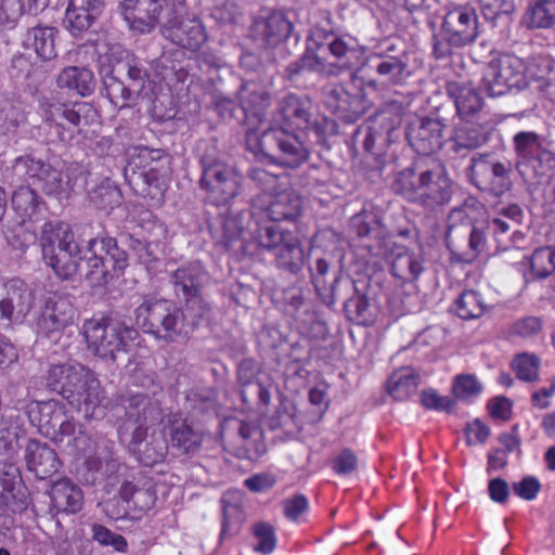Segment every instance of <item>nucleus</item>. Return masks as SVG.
<instances>
[{
  "label": "nucleus",
  "instance_id": "1",
  "mask_svg": "<svg viewBox=\"0 0 555 555\" xmlns=\"http://www.w3.org/2000/svg\"><path fill=\"white\" fill-rule=\"evenodd\" d=\"M311 109L312 103L307 95H285L279 103L282 125L263 131L259 137L248 132V150L261 163L299 167L308 158V151L296 130L310 127Z\"/></svg>",
  "mask_w": 555,
  "mask_h": 555
},
{
  "label": "nucleus",
  "instance_id": "2",
  "mask_svg": "<svg viewBox=\"0 0 555 555\" xmlns=\"http://www.w3.org/2000/svg\"><path fill=\"white\" fill-rule=\"evenodd\" d=\"M120 10L129 28L139 34L160 26L167 39L191 51L207 41L202 21L185 15L184 0H121Z\"/></svg>",
  "mask_w": 555,
  "mask_h": 555
},
{
  "label": "nucleus",
  "instance_id": "3",
  "mask_svg": "<svg viewBox=\"0 0 555 555\" xmlns=\"http://www.w3.org/2000/svg\"><path fill=\"white\" fill-rule=\"evenodd\" d=\"M550 70L547 60L538 63L535 60L528 65L514 54H503L491 60L482 73V85L489 96H502L509 92H519L532 88L548 96L555 94L554 85L546 79Z\"/></svg>",
  "mask_w": 555,
  "mask_h": 555
},
{
  "label": "nucleus",
  "instance_id": "4",
  "mask_svg": "<svg viewBox=\"0 0 555 555\" xmlns=\"http://www.w3.org/2000/svg\"><path fill=\"white\" fill-rule=\"evenodd\" d=\"M392 190L410 202L435 209L451 201L453 181L446 165L430 158L400 171L392 182Z\"/></svg>",
  "mask_w": 555,
  "mask_h": 555
},
{
  "label": "nucleus",
  "instance_id": "5",
  "mask_svg": "<svg viewBox=\"0 0 555 555\" xmlns=\"http://www.w3.org/2000/svg\"><path fill=\"white\" fill-rule=\"evenodd\" d=\"M365 49L350 35L326 34L318 43V52L307 50L299 60L291 63L287 75L293 78L307 70L324 76H339L362 65Z\"/></svg>",
  "mask_w": 555,
  "mask_h": 555
},
{
  "label": "nucleus",
  "instance_id": "6",
  "mask_svg": "<svg viewBox=\"0 0 555 555\" xmlns=\"http://www.w3.org/2000/svg\"><path fill=\"white\" fill-rule=\"evenodd\" d=\"M413 75L411 54L400 39L379 42L364 59L351 80H363L373 89L404 86Z\"/></svg>",
  "mask_w": 555,
  "mask_h": 555
},
{
  "label": "nucleus",
  "instance_id": "7",
  "mask_svg": "<svg viewBox=\"0 0 555 555\" xmlns=\"http://www.w3.org/2000/svg\"><path fill=\"white\" fill-rule=\"evenodd\" d=\"M81 333L88 349L96 357L115 361L120 352H128L138 338V331L118 314L93 315L85 320Z\"/></svg>",
  "mask_w": 555,
  "mask_h": 555
},
{
  "label": "nucleus",
  "instance_id": "8",
  "mask_svg": "<svg viewBox=\"0 0 555 555\" xmlns=\"http://www.w3.org/2000/svg\"><path fill=\"white\" fill-rule=\"evenodd\" d=\"M134 314L137 324L157 340L173 343L190 333L184 312L172 301L146 298Z\"/></svg>",
  "mask_w": 555,
  "mask_h": 555
},
{
  "label": "nucleus",
  "instance_id": "9",
  "mask_svg": "<svg viewBox=\"0 0 555 555\" xmlns=\"http://www.w3.org/2000/svg\"><path fill=\"white\" fill-rule=\"evenodd\" d=\"M87 258L81 274L90 286H103L122 274L128 266L127 253L119 248L114 237H95L88 242Z\"/></svg>",
  "mask_w": 555,
  "mask_h": 555
},
{
  "label": "nucleus",
  "instance_id": "10",
  "mask_svg": "<svg viewBox=\"0 0 555 555\" xmlns=\"http://www.w3.org/2000/svg\"><path fill=\"white\" fill-rule=\"evenodd\" d=\"M478 34V17L475 9L455 7L449 10L443 17L441 40L434 37V54L437 59L450 56L454 48L473 43Z\"/></svg>",
  "mask_w": 555,
  "mask_h": 555
},
{
  "label": "nucleus",
  "instance_id": "11",
  "mask_svg": "<svg viewBox=\"0 0 555 555\" xmlns=\"http://www.w3.org/2000/svg\"><path fill=\"white\" fill-rule=\"evenodd\" d=\"M511 163L496 160L492 153L474 154L467 168L470 183L493 197H501L511 190Z\"/></svg>",
  "mask_w": 555,
  "mask_h": 555
},
{
  "label": "nucleus",
  "instance_id": "12",
  "mask_svg": "<svg viewBox=\"0 0 555 555\" xmlns=\"http://www.w3.org/2000/svg\"><path fill=\"white\" fill-rule=\"evenodd\" d=\"M513 143L518 157L516 169L524 179L544 176L555 168V154L543 146L537 132H517Z\"/></svg>",
  "mask_w": 555,
  "mask_h": 555
},
{
  "label": "nucleus",
  "instance_id": "13",
  "mask_svg": "<svg viewBox=\"0 0 555 555\" xmlns=\"http://www.w3.org/2000/svg\"><path fill=\"white\" fill-rule=\"evenodd\" d=\"M65 400L72 408L81 412L86 418L104 416L109 403L96 373L87 366L79 374Z\"/></svg>",
  "mask_w": 555,
  "mask_h": 555
},
{
  "label": "nucleus",
  "instance_id": "14",
  "mask_svg": "<svg viewBox=\"0 0 555 555\" xmlns=\"http://www.w3.org/2000/svg\"><path fill=\"white\" fill-rule=\"evenodd\" d=\"M48 121L54 122L63 131L59 132L61 141H70L75 133L96 121V109L88 102H75L73 104H50L46 111Z\"/></svg>",
  "mask_w": 555,
  "mask_h": 555
},
{
  "label": "nucleus",
  "instance_id": "15",
  "mask_svg": "<svg viewBox=\"0 0 555 555\" xmlns=\"http://www.w3.org/2000/svg\"><path fill=\"white\" fill-rule=\"evenodd\" d=\"M67 231L66 228H64ZM62 240L57 251L50 237H43V261L61 280H72L79 272L81 249L68 232H61Z\"/></svg>",
  "mask_w": 555,
  "mask_h": 555
},
{
  "label": "nucleus",
  "instance_id": "16",
  "mask_svg": "<svg viewBox=\"0 0 555 555\" xmlns=\"http://www.w3.org/2000/svg\"><path fill=\"white\" fill-rule=\"evenodd\" d=\"M292 29L293 24L284 13L262 9L253 17L249 37L258 48H269V46L286 39Z\"/></svg>",
  "mask_w": 555,
  "mask_h": 555
},
{
  "label": "nucleus",
  "instance_id": "17",
  "mask_svg": "<svg viewBox=\"0 0 555 555\" xmlns=\"http://www.w3.org/2000/svg\"><path fill=\"white\" fill-rule=\"evenodd\" d=\"M34 304V295L21 279H11L3 284L0 295V320L13 324L24 322Z\"/></svg>",
  "mask_w": 555,
  "mask_h": 555
},
{
  "label": "nucleus",
  "instance_id": "18",
  "mask_svg": "<svg viewBox=\"0 0 555 555\" xmlns=\"http://www.w3.org/2000/svg\"><path fill=\"white\" fill-rule=\"evenodd\" d=\"M75 309L72 302L60 295L53 294L44 299L37 311L34 324L36 331L49 336L59 333L73 323Z\"/></svg>",
  "mask_w": 555,
  "mask_h": 555
},
{
  "label": "nucleus",
  "instance_id": "19",
  "mask_svg": "<svg viewBox=\"0 0 555 555\" xmlns=\"http://www.w3.org/2000/svg\"><path fill=\"white\" fill-rule=\"evenodd\" d=\"M323 94L326 106L346 121H356L367 109L360 89L352 92L341 83H330L324 87Z\"/></svg>",
  "mask_w": 555,
  "mask_h": 555
},
{
  "label": "nucleus",
  "instance_id": "20",
  "mask_svg": "<svg viewBox=\"0 0 555 555\" xmlns=\"http://www.w3.org/2000/svg\"><path fill=\"white\" fill-rule=\"evenodd\" d=\"M129 452L143 465L153 466L165 460L168 444L160 433L147 434L146 426H135L127 441Z\"/></svg>",
  "mask_w": 555,
  "mask_h": 555
},
{
  "label": "nucleus",
  "instance_id": "21",
  "mask_svg": "<svg viewBox=\"0 0 555 555\" xmlns=\"http://www.w3.org/2000/svg\"><path fill=\"white\" fill-rule=\"evenodd\" d=\"M443 129L444 125L439 118L423 117L409 126L406 138L417 154L430 155L442 147Z\"/></svg>",
  "mask_w": 555,
  "mask_h": 555
},
{
  "label": "nucleus",
  "instance_id": "22",
  "mask_svg": "<svg viewBox=\"0 0 555 555\" xmlns=\"http://www.w3.org/2000/svg\"><path fill=\"white\" fill-rule=\"evenodd\" d=\"M199 184L202 189L219 193L228 201L240 193L241 177L234 168L223 163L204 164Z\"/></svg>",
  "mask_w": 555,
  "mask_h": 555
},
{
  "label": "nucleus",
  "instance_id": "23",
  "mask_svg": "<svg viewBox=\"0 0 555 555\" xmlns=\"http://www.w3.org/2000/svg\"><path fill=\"white\" fill-rule=\"evenodd\" d=\"M104 8V0H68L65 12L66 29L74 37H80L101 16Z\"/></svg>",
  "mask_w": 555,
  "mask_h": 555
},
{
  "label": "nucleus",
  "instance_id": "24",
  "mask_svg": "<svg viewBox=\"0 0 555 555\" xmlns=\"http://www.w3.org/2000/svg\"><path fill=\"white\" fill-rule=\"evenodd\" d=\"M24 457L27 468L39 479L52 476L61 466L56 452L48 443L37 439L28 441Z\"/></svg>",
  "mask_w": 555,
  "mask_h": 555
},
{
  "label": "nucleus",
  "instance_id": "25",
  "mask_svg": "<svg viewBox=\"0 0 555 555\" xmlns=\"http://www.w3.org/2000/svg\"><path fill=\"white\" fill-rule=\"evenodd\" d=\"M119 496L127 503V508L133 512L132 518H140L156 503L157 495L151 480L142 482L126 481L119 489Z\"/></svg>",
  "mask_w": 555,
  "mask_h": 555
},
{
  "label": "nucleus",
  "instance_id": "26",
  "mask_svg": "<svg viewBox=\"0 0 555 555\" xmlns=\"http://www.w3.org/2000/svg\"><path fill=\"white\" fill-rule=\"evenodd\" d=\"M65 408L57 400L33 401L26 406L30 423L46 437H55L56 424L62 421Z\"/></svg>",
  "mask_w": 555,
  "mask_h": 555
},
{
  "label": "nucleus",
  "instance_id": "27",
  "mask_svg": "<svg viewBox=\"0 0 555 555\" xmlns=\"http://www.w3.org/2000/svg\"><path fill=\"white\" fill-rule=\"evenodd\" d=\"M208 280V274L198 261L182 264L171 273L175 293L182 299L201 294L202 287Z\"/></svg>",
  "mask_w": 555,
  "mask_h": 555
},
{
  "label": "nucleus",
  "instance_id": "28",
  "mask_svg": "<svg viewBox=\"0 0 555 555\" xmlns=\"http://www.w3.org/2000/svg\"><path fill=\"white\" fill-rule=\"evenodd\" d=\"M447 92L455 104L459 117L463 120L469 121L483 107L480 92L469 85L451 81L447 85Z\"/></svg>",
  "mask_w": 555,
  "mask_h": 555
},
{
  "label": "nucleus",
  "instance_id": "29",
  "mask_svg": "<svg viewBox=\"0 0 555 555\" xmlns=\"http://www.w3.org/2000/svg\"><path fill=\"white\" fill-rule=\"evenodd\" d=\"M125 414L128 422L137 426H145L147 422L158 421L162 410L157 399H151L145 393L130 395L124 399Z\"/></svg>",
  "mask_w": 555,
  "mask_h": 555
},
{
  "label": "nucleus",
  "instance_id": "30",
  "mask_svg": "<svg viewBox=\"0 0 555 555\" xmlns=\"http://www.w3.org/2000/svg\"><path fill=\"white\" fill-rule=\"evenodd\" d=\"M489 141V133L481 125H462L454 128L451 137L450 150L465 157L472 151L477 150Z\"/></svg>",
  "mask_w": 555,
  "mask_h": 555
},
{
  "label": "nucleus",
  "instance_id": "31",
  "mask_svg": "<svg viewBox=\"0 0 555 555\" xmlns=\"http://www.w3.org/2000/svg\"><path fill=\"white\" fill-rule=\"evenodd\" d=\"M274 251V264L282 273L297 276L302 271L305 253L297 236H286V241Z\"/></svg>",
  "mask_w": 555,
  "mask_h": 555
},
{
  "label": "nucleus",
  "instance_id": "32",
  "mask_svg": "<svg viewBox=\"0 0 555 555\" xmlns=\"http://www.w3.org/2000/svg\"><path fill=\"white\" fill-rule=\"evenodd\" d=\"M424 271V259L421 254L411 251L404 246H396L391 250L392 275L403 282L415 281Z\"/></svg>",
  "mask_w": 555,
  "mask_h": 555
},
{
  "label": "nucleus",
  "instance_id": "33",
  "mask_svg": "<svg viewBox=\"0 0 555 555\" xmlns=\"http://www.w3.org/2000/svg\"><path fill=\"white\" fill-rule=\"evenodd\" d=\"M56 34L57 30L54 27H31L23 34L22 46L25 50H33L37 57L42 61L52 60L56 55Z\"/></svg>",
  "mask_w": 555,
  "mask_h": 555
},
{
  "label": "nucleus",
  "instance_id": "34",
  "mask_svg": "<svg viewBox=\"0 0 555 555\" xmlns=\"http://www.w3.org/2000/svg\"><path fill=\"white\" fill-rule=\"evenodd\" d=\"M53 507L60 513L76 514L83 505L81 489L69 479H61L52 485L50 491Z\"/></svg>",
  "mask_w": 555,
  "mask_h": 555
},
{
  "label": "nucleus",
  "instance_id": "35",
  "mask_svg": "<svg viewBox=\"0 0 555 555\" xmlns=\"http://www.w3.org/2000/svg\"><path fill=\"white\" fill-rule=\"evenodd\" d=\"M83 367L80 363L51 364L44 375L46 385L65 400Z\"/></svg>",
  "mask_w": 555,
  "mask_h": 555
},
{
  "label": "nucleus",
  "instance_id": "36",
  "mask_svg": "<svg viewBox=\"0 0 555 555\" xmlns=\"http://www.w3.org/2000/svg\"><path fill=\"white\" fill-rule=\"evenodd\" d=\"M11 205L23 223H34L44 211V204L29 186H20L13 192Z\"/></svg>",
  "mask_w": 555,
  "mask_h": 555
},
{
  "label": "nucleus",
  "instance_id": "37",
  "mask_svg": "<svg viewBox=\"0 0 555 555\" xmlns=\"http://www.w3.org/2000/svg\"><path fill=\"white\" fill-rule=\"evenodd\" d=\"M312 283L319 293L320 296L328 297L326 304L333 305L336 300L339 299V284L340 276L338 273H334L332 280L328 282L326 280V274L330 271V263L324 258H318L314 261V264L309 267Z\"/></svg>",
  "mask_w": 555,
  "mask_h": 555
},
{
  "label": "nucleus",
  "instance_id": "38",
  "mask_svg": "<svg viewBox=\"0 0 555 555\" xmlns=\"http://www.w3.org/2000/svg\"><path fill=\"white\" fill-rule=\"evenodd\" d=\"M56 82L60 88L76 91L81 96L91 94L95 88L93 73L86 67L64 68L59 74Z\"/></svg>",
  "mask_w": 555,
  "mask_h": 555
},
{
  "label": "nucleus",
  "instance_id": "39",
  "mask_svg": "<svg viewBox=\"0 0 555 555\" xmlns=\"http://www.w3.org/2000/svg\"><path fill=\"white\" fill-rule=\"evenodd\" d=\"M167 428L173 448L183 453H193L199 448L202 434L194 430L185 420L175 417Z\"/></svg>",
  "mask_w": 555,
  "mask_h": 555
},
{
  "label": "nucleus",
  "instance_id": "40",
  "mask_svg": "<svg viewBox=\"0 0 555 555\" xmlns=\"http://www.w3.org/2000/svg\"><path fill=\"white\" fill-rule=\"evenodd\" d=\"M301 199L292 192L278 194L269 204L266 216L271 221H294L300 215Z\"/></svg>",
  "mask_w": 555,
  "mask_h": 555
},
{
  "label": "nucleus",
  "instance_id": "41",
  "mask_svg": "<svg viewBox=\"0 0 555 555\" xmlns=\"http://www.w3.org/2000/svg\"><path fill=\"white\" fill-rule=\"evenodd\" d=\"M404 113L403 105L398 101H388L383 103L376 113L370 117L369 122L380 130L390 138H392L395 131L400 127L402 122V116Z\"/></svg>",
  "mask_w": 555,
  "mask_h": 555
},
{
  "label": "nucleus",
  "instance_id": "42",
  "mask_svg": "<svg viewBox=\"0 0 555 555\" xmlns=\"http://www.w3.org/2000/svg\"><path fill=\"white\" fill-rule=\"evenodd\" d=\"M418 384V374L410 367H401L389 376L387 391L393 399L403 401L416 391Z\"/></svg>",
  "mask_w": 555,
  "mask_h": 555
},
{
  "label": "nucleus",
  "instance_id": "43",
  "mask_svg": "<svg viewBox=\"0 0 555 555\" xmlns=\"http://www.w3.org/2000/svg\"><path fill=\"white\" fill-rule=\"evenodd\" d=\"M275 221L263 220L256 223V228L251 229V240L260 247L268 250H275L286 241V236L293 234L284 231Z\"/></svg>",
  "mask_w": 555,
  "mask_h": 555
},
{
  "label": "nucleus",
  "instance_id": "44",
  "mask_svg": "<svg viewBox=\"0 0 555 555\" xmlns=\"http://www.w3.org/2000/svg\"><path fill=\"white\" fill-rule=\"evenodd\" d=\"M47 195L59 198H67L72 192V184L68 176L47 164L44 173L37 184Z\"/></svg>",
  "mask_w": 555,
  "mask_h": 555
},
{
  "label": "nucleus",
  "instance_id": "45",
  "mask_svg": "<svg viewBox=\"0 0 555 555\" xmlns=\"http://www.w3.org/2000/svg\"><path fill=\"white\" fill-rule=\"evenodd\" d=\"M166 236V228L162 222H154L147 236L129 237L128 246L141 262H151L154 258L152 245H157Z\"/></svg>",
  "mask_w": 555,
  "mask_h": 555
},
{
  "label": "nucleus",
  "instance_id": "46",
  "mask_svg": "<svg viewBox=\"0 0 555 555\" xmlns=\"http://www.w3.org/2000/svg\"><path fill=\"white\" fill-rule=\"evenodd\" d=\"M491 227L499 249L508 250L512 248L521 249L525 247V234L518 229L511 231L512 225L509 222L501 218H494L491 222Z\"/></svg>",
  "mask_w": 555,
  "mask_h": 555
},
{
  "label": "nucleus",
  "instance_id": "47",
  "mask_svg": "<svg viewBox=\"0 0 555 555\" xmlns=\"http://www.w3.org/2000/svg\"><path fill=\"white\" fill-rule=\"evenodd\" d=\"M221 502L223 508L221 535L224 537L233 526L237 525V530L240 529L243 494L240 490H228L223 493Z\"/></svg>",
  "mask_w": 555,
  "mask_h": 555
},
{
  "label": "nucleus",
  "instance_id": "48",
  "mask_svg": "<svg viewBox=\"0 0 555 555\" xmlns=\"http://www.w3.org/2000/svg\"><path fill=\"white\" fill-rule=\"evenodd\" d=\"M528 26L548 28L555 25V0H533L526 12Z\"/></svg>",
  "mask_w": 555,
  "mask_h": 555
},
{
  "label": "nucleus",
  "instance_id": "49",
  "mask_svg": "<svg viewBox=\"0 0 555 555\" xmlns=\"http://www.w3.org/2000/svg\"><path fill=\"white\" fill-rule=\"evenodd\" d=\"M454 309L460 318L470 320L481 317L487 309V305L480 293L466 289L456 299Z\"/></svg>",
  "mask_w": 555,
  "mask_h": 555
},
{
  "label": "nucleus",
  "instance_id": "50",
  "mask_svg": "<svg viewBox=\"0 0 555 555\" xmlns=\"http://www.w3.org/2000/svg\"><path fill=\"white\" fill-rule=\"evenodd\" d=\"M103 83L106 96L109 99L111 103L118 108L129 106L138 96L130 86H126L114 74L106 75L103 79Z\"/></svg>",
  "mask_w": 555,
  "mask_h": 555
},
{
  "label": "nucleus",
  "instance_id": "51",
  "mask_svg": "<svg viewBox=\"0 0 555 555\" xmlns=\"http://www.w3.org/2000/svg\"><path fill=\"white\" fill-rule=\"evenodd\" d=\"M47 164L29 155L17 157L12 165V175L17 181H30L37 185Z\"/></svg>",
  "mask_w": 555,
  "mask_h": 555
},
{
  "label": "nucleus",
  "instance_id": "52",
  "mask_svg": "<svg viewBox=\"0 0 555 555\" xmlns=\"http://www.w3.org/2000/svg\"><path fill=\"white\" fill-rule=\"evenodd\" d=\"M529 262L533 279H545L555 271V249L551 247L537 248L530 257L524 256Z\"/></svg>",
  "mask_w": 555,
  "mask_h": 555
},
{
  "label": "nucleus",
  "instance_id": "53",
  "mask_svg": "<svg viewBox=\"0 0 555 555\" xmlns=\"http://www.w3.org/2000/svg\"><path fill=\"white\" fill-rule=\"evenodd\" d=\"M89 198L98 209L111 211L121 203V193L106 179L89 192Z\"/></svg>",
  "mask_w": 555,
  "mask_h": 555
},
{
  "label": "nucleus",
  "instance_id": "54",
  "mask_svg": "<svg viewBox=\"0 0 555 555\" xmlns=\"http://www.w3.org/2000/svg\"><path fill=\"white\" fill-rule=\"evenodd\" d=\"M114 443L108 440H101L98 442V448L93 455L86 459V466L91 472L101 473L102 475L109 474L115 468L113 457Z\"/></svg>",
  "mask_w": 555,
  "mask_h": 555
},
{
  "label": "nucleus",
  "instance_id": "55",
  "mask_svg": "<svg viewBox=\"0 0 555 555\" xmlns=\"http://www.w3.org/2000/svg\"><path fill=\"white\" fill-rule=\"evenodd\" d=\"M253 550L261 554H270L276 546V535L274 528L266 522L258 521L251 527Z\"/></svg>",
  "mask_w": 555,
  "mask_h": 555
},
{
  "label": "nucleus",
  "instance_id": "56",
  "mask_svg": "<svg viewBox=\"0 0 555 555\" xmlns=\"http://www.w3.org/2000/svg\"><path fill=\"white\" fill-rule=\"evenodd\" d=\"M351 231L360 238L378 236L380 223L376 215L371 211H361L354 215L350 220Z\"/></svg>",
  "mask_w": 555,
  "mask_h": 555
},
{
  "label": "nucleus",
  "instance_id": "57",
  "mask_svg": "<svg viewBox=\"0 0 555 555\" xmlns=\"http://www.w3.org/2000/svg\"><path fill=\"white\" fill-rule=\"evenodd\" d=\"M489 225L483 223L476 224L470 228L468 234V247L463 251V260L472 262L475 260L487 247Z\"/></svg>",
  "mask_w": 555,
  "mask_h": 555
},
{
  "label": "nucleus",
  "instance_id": "58",
  "mask_svg": "<svg viewBox=\"0 0 555 555\" xmlns=\"http://www.w3.org/2000/svg\"><path fill=\"white\" fill-rule=\"evenodd\" d=\"M364 131L365 134L362 143L363 149L376 157L382 155L393 140L389 134L380 131L379 129L376 130V128L370 122L365 127Z\"/></svg>",
  "mask_w": 555,
  "mask_h": 555
},
{
  "label": "nucleus",
  "instance_id": "59",
  "mask_svg": "<svg viewBox=\"0 0 555 555\" xmlns=\"http://www.w3.org/2000/svg\"><path fill=\"white\" fill-rule=\"evenodd\" d=\"M124 69L127 73V77L130 80V87L139 95L145 88V83L149 80V72L144 67L143 63L137 57L127 59L122 64Z\"/></svg>",
  "mask_w": 555,
  "mask_h": 555
},
{
  "label": "nucleus",
  "instance_id": "60",
  "mask_svg": "<svg viewBox=\"0 0 555 555\" xmlns=\"http://www.w3.org/2000/svg\"><path fill=\"white\" fill-rule=\"evenodd\" d=\"M5 240L12 248L24 250L36 242L37 236L34 230L29 229L26 223L21 221V223L13 229L5 231Z\"/></svg>",
  "mask_w": 555,
  "mask_h": 555
},
{
  "label": "nucleus",
  "instance_id": "61",
  "mask_svg": "<svg viewBox=\"0 0 555 555\" xmlns=\"http://www.w3.org/2000/svg\"><path fill=\"white\" fill-rule=\"evenodd\" d=\"M539 363L534 354L522 353L514 359L513 366L519 379L532 382L538 378Z\"/></svg>",
  "mask_w": 555,
  "mask_h": 555
},
{
  "label": "nucleus",
  "instance_id": "62",
  "mask_svg": "<svg viewBox=\"0 0 555 555\" xmlns=\"http://www.w3.org/2000/svg\"><path fill=\"white\" fill-rule=\"evenodd\" d=\"M482 387L473 375H459L455 377L452 391L456 399L467 400L480 393Z\"/></svg>",
  "mask_w": 555,
  "mask_h": 555
},
{
  "label": "nucleus",
  "instance_id": "63",
  "mask_svg": "<svg viewBox=\"0 0 555 555\" xmlns=\"http://www.w3.org/2000/svg\"><path fill=\"white\" fill-rule=\"evenodd\" d=\"M345 311L348 317L359 323H365L370 319V304L365 296L356 294L345 301Z\"/></svg>",
  "mask_w": 555,
  "mask_h": 555
},
{
  "label": "nucleus",
  "instance_id": "64",
  "mask_svg": "<svg viewBox=\"0 0 555 555\" xmlns=\"http://www.w3.org/2000/svg\"><path fill=\"white\" fill-rule=\"evenodd\" d=\"M486 20L495 21L501 15H509L515 11V0H479Z\"/></svg>",
  "mask_w": 555,
  "mask_h": 555
}]
</instances>
